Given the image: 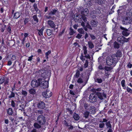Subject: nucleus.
Returning <instances> with one entry per match:
<instances>
[{
  "label": "nucleus",
  "instance_id": "1",
  "mask_svg": "<svg viewBox=\"0 0 132 132\" xmlns=\"http://www.w3.org/2000/svg\"><path fill=\"white\" fill-rule=\"evenodd\" d=\"M36 121L37 122L34 123V128L37 129L40 128L41 126L45 125L46 122L45 118L43 115H39L37 118Z\"/></svg>",
  "mask_w": 132,
  "mask_h": 132
},
{
  "label": "nucleus",
  "instance_id": "2",
  "mask_svg": "<svg viewBox=\"0 0 132 132\" xmlns=\"http://www.w3.org/2000/svg\"><path fill=\"white\" fill-rule=\"evenodd\" d=\"M57 11V10L56 8L52 9L50 12L46 13L45 16L47 19L54 20L55 18V17L52 16L55 15Z\"/></svg>",
  "mask_w": 132,
  "mask_h": 132
},
{
  "label": "nucleus",
  "instance_id": "3",
  "mask_svg": "<svg viewBox=\"0 0 132 132\" xmlns=\"http://www.w3.org/2000/svg\"><path fill=\"white\" fill-rule=\"evenodd\" d=\"M42 80V79L41 78H38L37 80L34 79L32 80L31 83L32 87L35 88L39 86L41 84V82Z\"/></svg>",
  "mask_w": 132,
  "mask_h": 132
},
{
  "label": "nucleus",
  "instance_id": "4",
  "mask_svg": "<svg viewBox=\"0 0 132 132\" xmlns=\"http://www.w3.org/2000/svg\"><path fill=\"white\" fill-rule=\"evenodd\" d=\"M9 79L8 77L5 78L4 77H2L0 78V85L4 83V86H5L9 84Z\"/></svg>",
  "mask_w": 132,
  "mask_h": 132
},
{
  "label": "nucleus",
  "instance_id": "5",
  "mask_svg": "<svg viewBox=\"0 0 132 132\" xmlns=\"http://www.w3.org/2000/svg\"><path fill=\"white\" fill-rule=\"evenodd\" d=\"M97 97L96 95L94 93H91L89 97V100L91 103H93L97 101Z\"/></svg>",
  "mask_w": 132,
  "mask_h": 132
},
{
  "label": "nucleus",
  "instance_id": "6",
  "mask_svg": "<svg viewBox=\"0 0 132 132\" xmlns=\"http://www.w3.org/2000/svg\"><path fill=\"white\" fill-rule=\"evenodd\" d=\"M52 95V92L47 90L42 93V95L46 99L50 98Z\"/></svg>",
  "mask_w": 132,
  "mask_h": 132
},
{
  "label": "nucleus",
  "instance_id": "7",
  "mask_svg": "<svg viewBox=\"0 0 132 132\" xmlns=\"http://www.w3.org/2000/svg\"><path fill=\"white\" fill-rule=\"evenodd\" d=\"M64 125L66 127H68L69 130H72L73 129V127L70 123H68V122L66 120H64L63 122Z\"/></svg>",
  "mask_w": 132,
  "mask_h": 132
},
{
  "label": "nucleus",
  "instance_id": "8",
  "mask_svg": "<svg viewBox=\"0 0 132 132\" xmlns=\"http://www.w3.org/2000/svg\"><path fill=\"white\" fill-rule=\"evenodd\" d=\"M47 24L51 28L53 29L54 30L57 29V28H56V25L53 21L52 20H48L47 21Z\"/></svg>",
  "mask_w": 132,
  "mask_h": 132
},
{
  "label": "nucleus",
  "instance_id": "9",
  "mask_svg": "<svg viewBox=\"0 0 132 132\" xmlns=\"http://www.w3.org/2000/svg\"><path fill=\"white\" fill-rule=\"evenodd\" d=\"M41 87L42 88L45 89L48 88V87L49 82L48 81H42L41 82Z\"/></svg>",
  "mask_w": 132,
  "mask_h": 132
},
{
  "label": "nucleus",
  "instance_id": "10",
  "mask_svg": "<svg viewBox=\"0 0 132 132\" xmlns=\"http://www.w3.org/2000/svg\"><path fill=\"white\" fill-rule=\"evenodd\" d=\"M96 95L101 100H102L104 99V97L105 98L106 97V94L104 93L97 92Z\"/></svg>",
  "mask_w": 132,
  "mask_h": 132
},
{
  "label": "nucleus",
  "instance_id": "11",
  "mask_svg": "<svg viewBox=\"0 0 132 132\" xmlns=\"http://www.w3.org/2000/svg\"><path fill=\"white\" fill-rule=\"evenodd\" d=\"M118 40L121 43L123 44L125 42H128L129 41V39H127L123 37H122L121 38H118Z\"/></svg>",
  "mask_w": 132,
  "mask_h": 132
},
{
  "label": "nucleus",
  "instance_id": "12",
  "mask_svg": "<svg viewBox=\"0 0 132 132\" xmlns=\"http://www.w3.org/2000/svg\"><path fill=\"white\" fill-rule=\"evenodd\" d=\"M45 104L42 101H40L38 102L37 104V106L38 108L43 109L45 107Z\"/></svg>",
  "mask_w": 132,
  "mask_h": 132
},
{
  "label": "nucleus",
  "instance_id": "13",
  "mask_svg": "<svg viewBox=\"0 0 132 132\" xmlns=\"http://www.w3.org/2000/svg\"><path fill=\"white\" fill-rule=\"evenodd\" d=\"M74 19L75 22L78 23H81V15L76 16V17L75 16Z\"/></svg>",
  "mask_w": 132,
  "mask_h": 132
},
{
  "label": "nucleus",
  "instance_id": "14",
  "mask_svg": "<svg viewBox=\"0 0 132 132\" xmlns=\"http://www.w3.org/2000/svg\"><path fill=\"white\" fill-rule=\"evenodd\" d=\"M6 25L4 24H0V31L1 32H4L6 28Z\"/></svg>",
  "mask_w": 132,
  "mask_h": 132
},
{
  "label": "nucleus",
  "instance_id": "15",
  "mask_svg": "<svg viewBox=\"0 0 132 132\" xmlns=\"http://www.w3.org/2000/svg\"><path fill=\"white\" fill-rule=\"evenodd\" d=\"M114 55V56L117 58L121 57L122 56L121 52L120 50H118L116 53Z\"/></svg>",
  "mask_w": 132,
  "mask_h": 132
},
{
  "label": "nucleus",
  "instance_id": "16",
  "mask_svg": "<svg viewBox=\"0 0 132 132\" xmlns=\"http://www.w3.org/2000/svg\"><path fill=\"white\" fill-rule=\"evenodd\" d=\"M46 72H44L41 75L42 77H43L44 79H45L46 78H48V80L49 79V77L51 76V73L48 74H48H46Z\"/></svg>",
  "mask_w": 132,
  "mask_h": 132
},
{
  "label": "nucleus",
  "instance_id": "17",
  "mask_svg": "<svg viewBox=\"0 0 132 132\" xmlns=\"http://www.w3.org/2000/svg\"><path fill=\"white\" fill-rule=\"evenodd\" d=\"M7 58L8 59V60H11L12 61H13L16 60V57L14 55L11 56V55H9L7 56Z\"/></svg>",
  "mask_w": 132,
  "mask_h": 132
},
{
  "label": "nucleus",
  "instance_id": "18",
  "mask_svg": "<svg viewBox=\"0 0 132 132\" xmlns=\"http://www.w3.org/2000/svg\"><path fill=\"white\" fill-rule=\"evenodd\" d=\"M122 22L123 24L126 25L129 24V20H128V18L126 17L125 18L123 19V20Z\"/></svg>",
  "mask_w": 132,
  "mask_h": 132
},
{
  "label": "nucleus",
  "instance_id": "19",
  "mask_svg": "<svg viewBox=\"0 0 132 132\" xmlns=\"http://www.w3.org/2000/svg\"><path fill=\"white\" fill-rule=\"evenodd\" d=\"M89 110L90 113L92 114H94L95 112V109L93 106H90Z\"/></svg>",
  "mask_w": 132,
  "mask_h": 132
},
{
  "label": "nucleus",
  "instance_id": "20",
  "mask_svg": "<svg viewBox=\"0 0 132 132\" xmlns=\"http://www.w3.org/2000/svg\"><path fill=\"white\" fill-rule=\"evenodd\" d=\"M87 28L91 30L93 29L92 27L88 23H87L86 24L85 27H84V29L85 31H87Z\"/></svg>",
  "mask_w": 132,
  "mask_h": 132
},
{
  "label": "nucleus",
  "instance_id": "21",
  "mask_svg": "<svg viewBox=\"0 0 132 132\" xmlns=\"http://www.w3.org/2000/svg\"><path fill=\"white\" fill-rule=\"evenodd\" d=\"M73 116L74 119L76 121L78 120L79 119V115L76 113H74L73 114Z\"/></svg>",
  "mask_w": 132,
  "mask_h": 132
},
{
  "label": "nucleus",
  "instance_id": "22",
  "mask_svg": "<svg viewBox=\"0 0 132 132\" xmlns=\"http://www.w3.org/2000/svg\"><path fill=\"white\" fill-rule=\"evenodd\" d=\"M7 113L9 115H12L13 113V111L12 108H9L7 110Z\"/></svg>",
  "mask_w": 132,
  "mask_h": 132
},
{
  "label": "nucleus",
  "instance_id": "23",
  "mask_svg": "<svg viewBox=\"0 0 132 132\" xmlns=\"http://www.w3.org/2000/svg\"><path fill=\"white\" fill-rule=\"evenodd\" d=\"M128 31L127 29H126L124 30H123L122 32V35L125 36H128L129 34V33L128 32Z\"/></svg>",
  "mask_w": 132,
  "mask_h": 132
},
{
  "label": "nucleus",
  "instance_id": "24",
  "mask_svg": "<svg viewBox=\"0 0 132 132\" xmlns=\"http://www.w3.org/2000/svg\"><path fill=\"white\" fill-rule=\"evenodd\" d=\"M98 22L97 21L93 20L91 23V25L94 27H96L98 25Z\"/></svg>",
  "mask_w": 132,
  "mask_h": 132
},
{
  "label": "nucleus",
  "instance_id": "25",
  "mask_svg": "<svg viewBox=\"0 0 132 132\" xmlns=\"http://www.w3.org/2000/svg\"><path fill=\"white\" fill-rule=\"evenodd\" d=\"M32 18L34 21L36 22L35 24H36L38 22V19L37 18V15L36 14L33 16Z\"/></svg>",
  "mask_w": 132,
  "mask_h": 132
},
{
  "label": "nucleus",
  "instance_id": "26",
  "mask_svg": "<svg viewBox=\"0 0 132 132\" xmlns=\"http://www.w3.org/2000/svg\"><path fill=\"white\" fill-rule=\"evenodd\" d=\"M10 116L9 118V119L11 120V121L12 122H15V116L14 115H10Z\"/></svg>",
  "mask_w": 132,
  "mask_h": 132
},
{
  "label": "nucleus",
  "instance_id": "27",
  "mask_svg": "<svg viewBox=\"0 0 132 132\" xmlns=\"http://www.w3.org/2000/svg\"><path fill=\"white\" fill-rule=\"evenodd\" d=\"M20 13L18 12H15L14 14L13 18L15 19H17L20 16Z\"/></svg>",
  "mask_w": 132,
  "mask_h": 132
},
{
  "label": "nucleus",
  "instance_id": "28",
  "mask_svg": "<svg viewBox=\"0 0 132 132\" xmlns=\"http://www.w3.org/2000/svg\"><path fill=\"white\" fill-rule=\"evenodd\" d=\"M6 30L10 34L11 33V27L10 24H9L8 25L7 27H6Z\"/></svg>",
  "mask_w": 132,
  "mask_h": 132
},
{
  "label": "nucleus",
  "instance_id": "29",
  "mask_svg": "<svg viewBox=\"0 0 132 132\" xmlns=\"http://www.w3.org/2000/svg\"><path fill=\"white\" fill-rule=\"evenodd\" d=\"M105 124L106 127L107 128H112V125L111 123V121H108L106 122Z\"/></svg>",
  "mask_w": 132,
  "mask_h": 132
},
{
  "label": "nucleus",
  "instance_id": "30",
  "mask_svg": "<svg viewBox=\"0 0 132 132\" xmlns=\"http://www.w3.org/2000/svg\"><path fill=\"white\" fill-rule=\"evenodd\" d=\"M88 44L90 48L92 49L94 47V45L91 41H88Z\"/></svg>",
  "mask_w": 132,
  "mask_h": 132
},
{
  "label": "nucleus",
  "instance_id": "31",
  "mask_svg": "<svg viewBox=\"0 0 132 132\" xmlns=\"http://www.w3.org/2000/svg\"><path fill=\"white\" fill-rule=\"evenodd\" d=\"M125 80L124 79L122 80L121 82V86L123 87V89H125L126 88V87L125 86Z\"/></svg>",
  "mask_w": 132,
  "mask_h": 132
},
{
  "label": "nucleus",
  "instance_id": "32",
  "mask_svg": "<svg viewBox=\"0 0 132 132\" xmlns=\"http://www.w3.org/2000/svg\"><path fill=\"white\" fill-rule=\"evenodd\" d=\"M29 92L32 95L35 94L36 93V90L33 88H31L29 90Z\"/></svg>",
  "mask_w": 132,
  "mask_h": 132
},
{
  "label": "nucleus",
  "instance_id": "33",
  "mask_svg": "<svg viewBox=\"0 0 132 132\" xmlns=\"http://www.w3.org/2000/svg\"><path fill=\"white\" fill-rule=\"evenodd\" d=\"M113 45L114 47L115 48L118 49L120 47L119 44L116 41H115L113 43Z\"/></svg>",
  "mask_w": 132,
  "mask_h": 132
},
{
  "label": "nucleus",
  "instance_id": "34",
  "mask_svg": "<svg viewBox=\"0 0 132 132\" xmlns=\"http://www.w3.org/2000/svg\"><path fill=\"white\" fill-rule=\"evenodd\" d=\"M80 75V72L79 70H77L76 71V74L74 76V77L75 78H78Z\"/></svg>",
  "mask_w": 132,
  "mask_h": 132
},
{
  "label": "nucleus",
  "instance_id": "35",
  "mask_svg": "<svg viewBox=\"0 0 132 132\" xmlns=\"http://www.w3.org/2000/svg\"><path fill=\"white\" fill-rule=\"evenodd\" d=\"M44 29V28L43 27L41 28L40 29L38 30V34L39 36L42 35H43V31Z\"/></svg>",
  "mask_w": 132,
  "mask_h": 132
},
{
  "label": "nucleus",
  "instance_id": "36",
  "mask_svg": "<svg viewBox=\"0 0 132 132\" xmlns=\"http://www.w3.org/2000/svg\"><path fill=\"white\" fill-rule=\"evenodd\" d=\"M85 14H82V15H81V21H82V20H83V21L84 22H86L87 21V18H86L85 17Z\"/></svg>",
  "mask_w": 132,
  "mask_h": 132
},
{
  "label": "nucleus",
  "instance_id": "37",
  "mask_svg": "<svg viewBox=\"0 0 132 132\" xmlns=\"http://www.w3.org/2000/svg\"><path fill=\"white\" fill-rule=\"evenodd\" d=\"M11 93L8 96L9 98H11L13 97H14L15 96V94L14 92L13 91H10Z\"/></svg>",
  "mask_w": 132,
  "mask_h": 132
},
{
  "label": "nucleus",
  "instance_id": "38",
  "mask_svg": "<svg viewBox=\"0 0 132 132\" xmlns=\"http://www.w3.org/2000/svg\"><path fill=\"white\" fill-rule=\"evenodd\" d=\"M69 29L70 30L69 32V35H73L75 33V32L73 29H72L71 27H70Z\"/></svg>",
  "mask_w": 132,
  "mask_h": 132
},
{
  "label": "nucleus",
  "instance_id": "39",
  "mask_svg": "<svg viewBox=\"0 0 132 132\" xmlns=\"http://www.w3.org/2000/svg\"><path fill=\"white\" fill-rule=\"evenodd\" d=\"M47 35L48 36H50L52 34V31L50 29H47L46 31Z\"/></svg>",
  "mask_w": 132,
  "mask_h": 132
},
{
  "label": "nucleus",
  "instance_id": "40",
  "mask_svg": "<svg viewBox=\"0 0 132 132\" xmlns=\"http://www.w3.org/2000/svg\"><path fill=\"white\" fill-rule=\"evenodd\" d=\"M83 78L84 80L85 81V82L86 83H87L89 78V76L87 75H86Z\"/></svg>",
  "mask_w": 132,
  "mask_h": 132
},
{
  "label": "nucleus",
  "instance_id": "41",
  "mask_svg": "<svg viewBox=\"0 0 132 132\" xmlns=\"http://www.w3.org/2000/svg\"><path fill=\"white\" fill-rule=\"evenodd\" d=\"M84 117L86 118H87L88 117L89 115V112L87 111H86L84 114Z\"/></svg>",
  "mask_w": 132,
  "mask_h": 132
},
{
  "label": "nucleus",
  "instance_id": "42",
  "mask_svg": "<svg viewBox=\"0 0 132 132\" xmlns=\"http://www.w3.org/2000/svg\"><path fill=\"white\" fill-rule=\"evenodd\" d=\"M96 3H97L99 5H102L104 3L102 0H96Z\"/></svg>",
  "mask_w": 132,
  "mask_h": 132
},
{
  "label": "nucleus",
  "instance_id": "43",
  "mask_svg": "<svg viewBox=\"0 0 132 132\" xmlns=\"http://www.w3.org/2000/svg\"><path fill=\"white\" fill-rule=\"evenodd\" d=\"M88 9L86 8L85 9L84 12H82L81 14H84L86 16L87 14H88Z\"/></svg>",
  "mask_w": 132,
  "mask_h": 132
},
{
  "label": "nucleus",
  "instance_id": "44",
  "mask_svg": "<svg viewBox=\"0 0 132 132\" xmlns=\"http://www.w3.org/2000/svg\"><path fill=\"white\" fill-rule=\"evenodd\" d=\"M78 31L81 34H84L85 31L82 28L78 29Z\"/></svg>",
  "mask_w": 132,
  "mask_h": 132
},
{
  "label": "nucleus",
  "instance_id": "45",
  "mask_svg": "<svg viewBox=\"0 0 132 132\" xmlns=\"http://www.w3.org/2000/svg\"><path fill=\"white\" fill-rule=\"evenodd\" d=\"M95 82L98 83H101L102 82L103 80L101 78H97L95 80Z\"/></svg>",
  "mask_w": 132,
  "mask_h": 132
},
{
  "label": "nucleus",
  "instance_id": "46",
  "mask_svg": "<svg viewBox=\"0 0 132 132\" xmlns=\"http://www.w3.org/2000/svg\"><path fill=\"white\" fill-rule=\"evenodd\" d=\"M87 48L86 46H83V50L84 52V54L85 55H86L87 54Z\"/></svg>",
  "mask_w": 132,
  "mask_h": 132
},
{
  "label": "nucleus",
  "instance_id": "47",
  "mask_svg": "<svg viewBox=\"0 0 132 132\" xmlns=\"http://www.w3.org/2000/svg\"><path fill=\"white\" fill-rule=\"evenodd\" d=\"M104 69L105 70L107 71H110L112 70V68L111 67H105Z\"/></svg>",
  "mask_w": 132,
  "mask_h": 132
},
{
  "label": "nucleus",
  "instance_id": "48",
  "mask_svg": "<svg viewBox=\"0 0 132 132\" xmlns=\"http://www.w3.org/2000/svg\"><path fill=\"white\" fill-rule=\"evenodd\" d=\"M77 82L79 84H81L83 82V80L81 78H79L77 81Z\"/></svg>",
  "mask_w": 132,
  "mask_h": 132
},
{
  "label": "nucleus",
  "instance_id": "49",
  "mask_svg": "<svg viewBox=\"0 0 132 132\" xmlns=\"http://www.w3.org/2000/svg\"><path fill=\"white\" fill-rule=\"evenodd\" d=\"M126 90L128 93H129L131 94L132 93V89L129 88L128 86L126 87Z\"/></svg>",
  "mask_w": 132,
  "mask_h": 132
},
{
  "label": "nucleus",
  "instance_id": "50",
  "mask_svg": "<svg viewBox=\"0 0 132 132\" xmlns=\"http://www.w3.org/2000/svg\"><path fill=\"white\" fill-rule=\"evenodd\" d=\"M22 94L24 95V96H26L27 95V93L26 91L22 90Z\"/></svg>",
  "mask_w": 132,
  "mask_h": 132
},
{
  "label": "nucleus",
  "instance_id": "51",
  "mask_svg": "<svg viewBox=\"0 0 132 132\" xmlns=\"http://www.w3.org/2000/svg\"><path fill=\"white\" fill-rule=\"evenodd\" d=\"M108 61H106V63L108 65H111L113 62V61H112V62H111V61H110L109 60V62H108Z\"/></svg>",
  "mask_w": 132,
  "mask_h": 132
},
{
  "label": "nucleus",
  "instance_id": "52",
  "mask_svg": "<svg viewBox=\"0 0 132 132\" xmlns=\"http://www.w3.org/2000/svg\"><path fill=\"white\" fill-rule=\"evenodd\" d=\"M105 126V124L103 123H100L99 124V127L100 128H103Z\"/></svg>",
  "mask_w": 132,
  "mask_h": 132
},
{
  "label": "nucleus",
  "instance_id": "53",
  "mask_svg": "<svg viewBox=\"0 0 132 132\" xmlns=\"http://www.w3.org/2000/svg\"><path fill=\"white\" fill-rule=\"evenodd\" d=\"M33 56V55H32L30 56L29 57L28 59V61L30 62L32 60Z\"/></svg>",
  "mask_w": 132,
  "mask_h": 132
},
{
  "label": "nucleus",
  "instance_id": "54",
  "mask_svg": "<svg viewBox=\"0 0 132 132\" xmlns=\"http://www.w3.org/2000/svg\"><path fill=\"white\" fill-rule=\"evenodd\" d=\"M28 18H26L24 20V25H26V24L28 23Z\"/></svg>",
  "mask_w": 132,
  "mask_h": 132
},
{
  "label": "nucleus",
  "instance_id": "55",
  "mask_svg": "<svg viewBox=\"0 0 132 132\" xmlns=\"http://www.w3.org/2000/svg\"><path fill=\"white\" fill-rule=\"evenodd\" d=\"M11 104L12 107L14 108L15 107V103L13 100L11 101Z\"/></svg>",
  "mask_w": 132,
  "mask_h": 132
},
{
  "label": "nucleus",
  "instance_id": "56",
  "mask_svg": "<svg viewBox=\"0 0 132 132\" xmlns=\"http://www.w3.org/2000/svg\"><path fill=\"white\" fill-rule=\"evenodd\" d=\"M88 60H86L85 63L84 64V67L85 68H86L88 66Z\"/></svg>",
  "mask_w": 132,
  "mask_h": 132
},
{
  "label": "nucleus",
  "instance_id": "57",
  "mask_svg": "<svg viewBox=\"0 0 132 132\" xmlns=\"http://www.w3.org/2000/svg\"><path fill=\"white\" fill-rule=\"evenodd\" d=\"M82 35L79 34H78L77 35L76 37L78 39H80Z\"/></svg>",
  "mask_w": 132,
  "mask_h": 132
},
{
  "label": "nucleus",
  "instance_id": "58",
  "mask_svg": "<svg viewBox=\"0 0 132 132\" xmlns=\"http://www.w3.org/2000/svg\"><path fill=\"white\" fill-rule=\"evenodd\" d=\"M73 45L75 47H76L77 46H78V47H79L80 46V45H79L78 43L76 42L74 43Z\"/></svg>",
  "mask_w": 132,
  "mask_h": 132
},
{
  "label": "nucleus",
  "instance_id": "59",
  "mask_svg": "<svg viewBox=\"0 0 132 132\" xmlns=\"http://www.w3.org/2000/svg\"><path fill=\"white\" fill-rule=\"evenodd\" d=\"M16 83H14V85L13 87L12 88V91H11L13 92L14 90H15V85Z\"/></svg>",
  "mask_w": 132,
  "mask_h": 132
},
{
  "label": "nucleus",
  "instance_id": "60",
  "mask_svg": "<svg viewBox=\"0 0 132 132\" xmlns=\"http://www.w3.org/2000/svg\"><path fill=\"white\" fill-rule=\"evenodd\" d=\"M127 66L129 68H131L132 67V64L130 62H129L127 65Z\"/></svg>",
  "mask_w": 132,
  "mask_h": 132
},
{
  "label": "nucleus",
  "instance_id": "61",
  "mask_svg": "<svg viewBox=\"0 0 132 132\" xmlns=\"http://www.w3.org/2000/svg\"><path fill=\"white\" fill-rule=\"evenodd\" d=\"M9 60V61H8L7 65H8L10 66L11 65L12 62L11 61V60Z\"/></svg>",
  "mask_w": 132,
  "mask_h": 132
},
{
  "label": "nucleus",
  "instance_id": "62",
  "mask_svg": "<svg viewBox=\"0 0 132 132\" xmlns=\"http://www.w3.org/2000/svg\"><path fill=\"white\" fill-rule=\"evenodd\" d=\"M51 53V51L50 50H49L47 52H46L45 54V55H49Z\"/></svg>",
  "mask_w": 132,
  "mask_h": 132
},
{
  "label": "nucleus",
  "instance_id": "63",
  "mask_svg": "<svg viewBox=\"0 0 132 132\" xmlns=\"http://www.w3.org/2000/svg\"><path fill=\"white\" fill-rule=\"evenodd\" d=\"M70 94L74 95H75L74 92L72 90H70Z\"/></svg>",
  "mask_w": 132,
  "mask_h": 132
},
{
  "label": "nucleus",
  "instance_id": "64",
  "mask_svg": "<svg viewBox=\"0 0 132 132\" xmlns=\"http://www.w3.org/2000/svg\"><path fill=\"white\" fill-rule=\"evenodd\" d=\"M33 7L35 10L38 8L37 4L36 3H35L34 4Z\"/></svg>",
  "mask_w": 132,
  "mask_h": 132
}]
</instances>
